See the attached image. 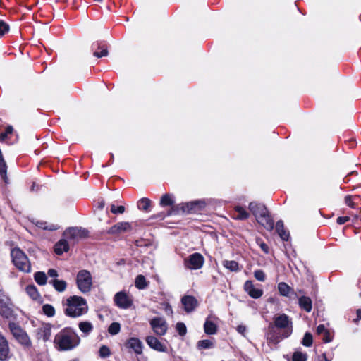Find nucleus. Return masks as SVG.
Masks as SVG:
<instances>
[{
	"label": "nucleus",
	"mask_w": 361,
	"mask_h": 361,
	"mask_svg": "<svg viewBox=\"0 0 361 361\" xmlns=\"http://www.w3.org/2000/svg\"><path fill=\"white\" fill-rule=\"evenodd\" d=\"M63 305L66 306L64 314L69 317H78L87 312L88 307L85 298L81 296L73 295L68 298Z\"/></svg>",
	"instance_id": "obj_2"
},
{
	"label": "nucleus",
	"mask_w": 361,
	"mask_h": 361,
	"mask_svg": "<svg viewBox=\"0 0 361 361\" xmlns=\"http://www.w3.org/2000/svg\"><path fill=\"white\" fill-rule=\"evenodd\" d=\"M8 30L9 25L3 20H0V36L4 35Z\"/></svg>",
	"instance_id": "obj_51"
},
{
	"label": "nucleus",
	"mask_w": 361,
	"mask_h": 361,
	"mask_svg": "<svg viewBox=\"0 0 361 361\" xmlns=\"http://www.w3.org/2000/svg\"><path fill=\"white\" fill-rule=\"evenodd\" d=\"M13 304L10 297L0 289V315L4 319H10L13 315Z\"/></svg>",
	"instance_id": "obj_7"
},
{
	"label": "nucleus",
	"mask_w": 361,
	"mask_h": 361,
	"mask_svg": "<svg viewBox=\"0 0 361 361\" xmlns=\"http://www.w3.org/2000/svg\"><path fill=\"white\" fill-rule=\"evenodd\" d=\"M8 329L14 338L25 331V330L18 323L14 322H10L8 323Z\"/></svg>",
	"instance_id": "obj_30"
},
{
	"label": "nucleus",
	"mask_w": 361,
	"mask_h": 361,
	"mask_svg": "<svg viewBox=\"0 0 361 361\" xmlns=\"http://www.w3.org/2000/svg\"><path fill=\"white\" fill-rule=\"evenodd\" d=\"M99 355L102 358H106L110 356L111 350L107 345H103L99 348Z\"/></svg>",
	"instance_id": "obj_43"
},
{
	"label": "nucleus",
	"mask_w": 361,
	"mask_h": 361,
	"mask_svg": "<svg viewBox=\"0 0 361 361\" xmlns=\"http://www.w3.org/2000/svg\"><path fill=\"white\" fill-rule=\"evenodd\" d=\"M322 356V360H321L320 361H329L328 359L326 358V355L325 353H323Z\"/></svg>",
	"instance_id": "obj_63"
},
{
	"label": "nucleus",
	"mask_w": 361,
	"mask_h": 361,
	"mask_svg": "<svg viewBox=\"0 0 361 361\" xmlns=\"http://www.w3.org/2000/svg\"><path fill=\"white\" fill-rule=\"evenodd\" d=\"M356 315H357V319H355V322H357V321H359L361 319V309H357L356 310Z\"/></svg>",
	"instance_id": "obj_60"
},
{
	"label": "nucleus",
	"mask_w": 361,
	"mask_h": 361,
	"mask_svg": "<svg viewBox=\"0 0 361 361\" xmlns=\"http://www.w3.org/2000/svg\"><path fill=\"white\" fill-rule=\"evenodd\" d=\"M170 212V209L166 212H160V213H158L155 215H154L153 216H152V218H154V219H164L166 216H170L169 214V213Z\"/></svg>",
	"instance_id": "obj_55"
},
{
	"label": "nucleus",
	"mask_w": 361,
	"mask_h": 361,
	"mask_svg": "<svg viewBox=\"0 0 361 361\" xmlns=\"http://www.w3.org/2000/svg\"><path fill=\"white\" fill-rule=\"evenodd\" d=\"M150 206L151 201L147 197L142 198L137 202V207L140 210L148 212Z\"/></svg>",
	"instance_id": "obj_37"
},
{
	"label": "nucleus",
	"mask_w": 361,
	"mask_h": 361,
	"mask_svg": "<svg viewBox=\"0 0 361 361\" xmlns=\"http://www.w3.org/2000/svg\"><path fill=\"white\" fill-rule=\"evenodd\" d=\"M11 357L8 340L0 333V361H6Z\"/></svg>",
	"instance_id": "obj_17"
},
{
	"label": "nucleus",
	"mask_w": 361,
	"mask_h": 361,
	"mask_svg": "<svg viewBox=\"0 0 361 361\" xmlns=\"http://www.w3.org/2000/svg\"><path fill=\"white\" fill-rule=\"evenodd\" d=\"M160 204L162 207L171 206V208L176 205L174 204V201L169 194H165L161 197Z\"/></svg>",
	"instance_id": "obj_38"
},
{
	"label": "nucleus",
	"mask_w": 361,
	"mask_h": 361,
	"mask_svg": "<svg viewBox=\"0 0 361 361\" xmlns=\"http://www.w3.org/2000/svg\"><path fill=\"white\" fill-rule=\"evenodd\" d=\"M307 355L300 351L294 352L292 356L293 361H307Z\"/></svg>",
	"instance_id": "obj_42"
},
{
	"label": "nucleus",
	"mask_w": 361,
	"mask_h": 361,
	"mask_svg": "<svg viewBox=\"0 0 361 361\" xmlns=\"http://www.w3.org/2000/svg\"><path fill=\"white\" fill-rule=\"evenodd\" d=\"M300 308L307 312H310L312 309V301L310 297L302 295L298 299Z\"/></svg>",
	"instance_id": "obj_22"
},
{
	"label": "nucleus",
	"mask_w": 361,
	"mask_h": 361,
	"mask_svg": "<svg viewBox=\"0 0 361 361\" xmlns=\"http://www.w3.org/2000/svg\"><path fill=\"white\" fill-rule=\"evenodd\" d=\"M276 231L283 241H288L290 238L289 231L285 229L282 220H279L276 224Z\"/></svg>",
	"instance_id": "obj_21"
},
{
	"label": "nucleus",
	"mask_w": 361,
	"mask_h": 361,
	"mask_svg": "<svg viewBox=\"0 0 361 361\" xmlns=\"http://www.w3.org/2000/svg\"><path fill=\"white\" fill-rule=\"evenodd\" d=\"M126 348L132 349L136 355L142 353L143 344L142 341L136 337L129 338L124 343Z\"/></svg>",
	"instance_id": "obj_15"
},
{
	"label": "nucleus",
	"mask_w": 361,
	"mask_h": 361,
	"mask_svg": "<svg viewBox=\"0 0 361 361\" xmlns=\"http://www.w3.org/2000/svg\"><path fill=\"white\" fill-rule=\"evenodd\" d=\"M250 211L255 216L257 222L271 231L274 228V222L269 214L267 207L261 202H251L248 207Z\"/></svg>",
	"instance_id": "obj_3"
},
{
	"label": "nucleus",
	"mask_w": 361,
	"mask_h": 361,
	"mask_svg": "<svg viewBox=\"0 0 361 361\" xmlns=\"http://www.w3.org/2000/svg\"><path fill=\"white\" fill-rule=\"evenodd\" d=\"M214 343L212 340H200L197 343V348L200 350L214 348Z\"/></svg>",
	"instance_id": "obj_34"
},
{
	"label": "nucleus",
	"mask_w": 361,
	"mask_h": 361,
	"mask_svg": "<svg viewBox=\"0 0 361 361\" xmlns=\"http://www.w3.org/2000/svg\"><path fill=\"white\" fill-rule=\"evenodd\" d=\"M24 348H30L32 347V341L27 333L25 331L15 338Z\"/></svg>",
	"instance_id": "obj_25"
},
{
	"label": "nucleus",
	"mask_w": 361,
	"mask_h": 361,
	"mask_svg": "<svg viewBox=\"0 0 361 361\" xmlns=\"http://www.w3.org/2000/svg\"><path fill=\"white\" fill-rule=\"evenodd\" d=\"M92 47L94 50L93 56L95 57L100 58L108 55V50L105 45H102L100 43L97 42L93 44Z\"/></svg>",
	"instance_id": "obj_24"
},
{
	"label": "nucleus",
	"mask_w": 361,
	"mask_h": 361,
	"mask_svg": "<svg viewBox=\"0 0 361 361\" xmlns=\"http://www.w3.org/2000/svg\"><path fill=\"white\" fill-rule=\"evenodd\" d=\"M26 293L32 298L33 300H37L40 298V294L35 285H28L25 288Z\"/></svg>",
	"instance_id": "obj_31"
},
{
	"label": "nucleus",
	"mask_w": 361,
	"mask_h": 361,
	"mask_svg": "<svg viewBox=\"0 0 361 361\" xmlns=\"http://www.w3.org/2000/svg\"><path fill=\"white\" fill-rule=\"evenodd\" d=\"M313 343L312 335L310 332H306L302 341V344L305 347H310Z\"/></svg>",
	"instance_id": "obj_41"
},
{
	"label": "nucleus",
	"mask_w": 361,
	"mask_h": 361,
	"mask_svg": "<svg viewBox=\"0 0 361 361\" xmlns=\"http://www.w3.org/2000/svg\"><path fill=\"white\" fill-rule=\"evenodd\" d=\"M52 324L50 323H42L36 330V338L37 340L42 339L43 341L47 342L49 340L51 335Z\"/></svg>",
	"instance_id": "obj_14"
},
{
	"label": "nucleus",
	"mask_w": 361,
	"mask_h": 361,
	"mask_svg": "<svg viewBox=\"0 0 361 361\" xmlns=\"http://www.w3.org/2000/svg\"><path fill=\"white\" fill-rule=\"evenodd\" d=\"M257 244L259 246L261 250L264 252V254L269 253V247L268 245L263 241V240L260 238L256 239Z\"/></svg>",
	"instance_id": "obj_45"
},
{
	"label": "nucleus",
	"mask_w": 361,
	"mask_h": 361,
	"mask_svg": "<svg viewBox=\"0 0 361 361\" xmlns=\"http://www.w3.org/2000/svg\"><path fill=\"white\" fill-rule=\"evenodd\" d=\"M204 331L207 335H214L218 331L217 325L209 318H207L204 324Z\"/></svg>",
	"instance_id": "obj_27"
},
{
	"label": "nucleus",
	"mask_w": 361,
	"mask_h": 361,
	"mask_svg": "<svg viewBox=\"0 0 361 361\" xmlns=\"http://www.w3.org/2000/svg\"><path fill=\"white\" fill-rule=\"evenodd\" d=\"M322 335V340L324 343H329L332 341V336H331L329 330H326V331H325Z\"/></svg>",
	"instance_id": "obj_54"
},
{
	"label": "nucleus",
	"mask_w": 361,
	"mask_h": 361,
	"mask_svg": "<svg viewBox=\"0 0 361 361\" xmlns=\"http://www.w3.org/2000/svg\"><path fill=\"white\" fill-rule=\"evenodd\" d=\"M150 325L154 333L158 336L166 334L168 326L166 322L161 317H154L150 320Z\"/></svg>",
	"instance_id": "obj_12"
},
{
	"label": "nucleus",
	"mask_w": 361,
	"mask_h": 361,
	"mask_svg": "<svg viewBox=\"0 0 361 361\" xmlns=\"http://www.w3.org/2000/svg\"><path fill=\"white\" fill-rule=\"evenodd\" d=\"M222 265L232 272H238L240 270L239 263L235 260H224Z\"/></svg>",
	"instance_id": "obj_29"
},
{
	"label": "nucleus",
	"mask_w": 361,
	"mask_h": 361,
	"mask_svg": "<svg viewBox=\"0 0 361 361\" xmlns=\"http://www.w3.org/2000/svg\"><path fill=\"white\" fill-rule=\"evenodd\" d=\"M30 190L31 191H37L39 190V186L36 185L35 182H32Z\"/></svg>",
	"instance_id": "obj_61"
},
{
	"label": "nucleus",
	"mask_w": 361,
	"mask_h": 361,
	"mask_svg": "<svg viewBox=\"0 0 361 361\" xmlns=\"http://www.w3.org/2000/svg\"><path fill=\"white\" fill-rule=\"evenodd\" d=\"M69 250V244L66 239H61L58 241L54 247V252L58 255H61L63 252H68Z\"/></svg>",
	"instance_id": "obj_23"
},
{
	"label": "nucleus",
	"mask_w": 361,
	"mask_h": 361,
	"mask_svg": "<svg viewBox=\"0 0 361 361\" xmlns=\"http://www.w3.org/2000/svg\"><path fill=\"white\" fill-rule=\"evenodd\" d=\"M69 361H78V360H76V359H73V360H69Z\"/></svg>",
	"instance_id": "obj_64"
},
{
	"label": "nucleus",
	"mask_w": 361,
	"mask_h": 361,
	"mask_svg": "<svg viewBox=\"0 0 361 361\" xmlns=\"http://www.w3.org/2000/svg\"><path fill=\"white\" fill-rule=\"evenodd\" d=\"M278 290L281 295L286 297L295 293L294 290L285 282L278 283Z\"/></svg>",
	"instance_id": "obj_28"
},
{
	"label": "nucleus",
	"mask_w": 361,
	"mask_h": 361,
	"mask_svg": "<svg viewBox=\"0 0 361 361\" xmlns=\"http://www.w3.org/2000/svg\"><path fill=\"white\" fill-rule=\"evenodd\" d=\"M131 230L132 226L129 222L121 221L114 224L111 228H109V229L107 231V233L111 235L121 234L122 233L130 231Z\"/></svg>",
	"instance_id": "obj_16"
},
{
	"label": "nucleus",
	"mask_w": 361,
	"mask_h": 361,
	"mask_svg": "<svg viewBox=\"0 0 361 361\" xmlns=\"http://www.w3.org/2000/svg\"><path fill=\"white\" fill-rule=\"evenodd\" d=\"M345 203L351 208H355V204L353 200L351 195H347L345 197Z\"/></svg>",
	"instance_id": "obj_53"
},
{
	"label": "nucleus",
	"mask_w": 361,
	"mask_h": 361,
	"mask_svg": "<svg viewBox=\"0 0 361 361\" xmlns=\"http://www.w3.org/2000/svg\"><path fill=\"white\" fill-rule=\"evenodd\" d=\"M63 236L68 240H76L87 238L89 231L85 228L69 227L64 231Z\"/></svg>",
	"instance_id": "obj_11"
},
{
	"label": "nucleus",
	"mask_w": 361,
	"mask_h": 361,
	"mask_svg": "<svg viewBox=\"0 0 361 361\" xmlns=\"http://www.w3.org/2000/svg\"><path fill=\"white\" fill-rule=\"evenodd\" d=\"M147 285L148 283L147 282V280L143 275L140 274L137 276L135 281V286L139 290H143L147 286Z\"/></svg>",
	"instance_id": "obj_36"
},
{
	"label": "nucleus",
	"mask_w": 361,
	"mask_h": 361,
	"mask_svg": "<svg viewBox=\"0 0 361 361\" xmlns=\"http://www.w3.org/2000/svg\"><path fill=\"white\" fill-rule=\"evenodd\" d=\"M76 283L78 289L84 293L90 291L92 286V278L89 271L82 269L78 271L76 278Z\"/></svg>",
	"instance_id": "obj_8"
},
{
	"label": "nucleus",
	"mask_w": 361,
	"mask_h": 361,
	"mask_svg": "<svg viewBox=\"0 0 361 361\" xmlns=\"http://www.w3.org/2000/svg\"><path fill=\"white\" fill-rule=\"evenodd\" d=\"M270 323L277 329H281L285 337H289L293 332L292 319L285 313L275 314L273 317V322Z\"/></svg>",
	"instance_id": "obj_6"
},
{
	"label": "nucleus",
	"mask_w": 361,
	"mask_h": 361,
	"mask_svg": "<svg viewBox=\"0 0 361 361\" xmlns=\"http://www.w3.org/2000/svg\"><path fill=\"white\" fill-rule=\"evenodd\" d=\"M105 206V203L104 201H102L99 203L98 208L102 209Z\"/></svg>",
	"instance_id": "obj_62"
},
{
	"label": "nucleus",
	"mask_w": 361,
	"mask_h": 361,
	"mask_svg": "<svg viewBox=\"0 0 361 361\" xmlns=\"http://www.w3.org/2000/svg\"><path fill=\"white\" fill-rule=\"evenodd\" d=\"M207 203L204 200H197L188 202H183L170 208L169 215H178L180 212L195 214L203 211Z\"/></svg>",
	"instance_id": "obj_4"
},
{
	"label": "nucleus",
	"mask_w": 361,
	"mask_h": 361,
	"mask_svg": "<svg viewBox=\"0 0 361 361\" xmlns=\"http://www.w3.org/2000/svg\"><path fill=\"white\" fill-rule=\"evenodd\" d=\"M326 330L328 329H326L324 324H319V326H317L316 331L318 335H322L323 334L325 333V331H326Z\"/></svg>",
	"instance_id": "obj_56"
},
{
	"label": "nucleus",
	"mask_w": 361,
	"mask_h": 361,
	"mask_svg": "<svg viewBox=\"0 0 361 361\" xmlns=\"http://www.w3.org/2000/svg\"><path fill=\"white\" fill-rule=\"evenodd\" d=\"M111 213L116 214H123L125 212V207L124 206H115L114 204L111 205Z\"/></svg>",
	"instance_id": "obj_48"
},
{
	"label": "nucleus",
	"mask_w": 361,
	"mask_h": 361,
	"mask_svg": "<svg viewBox=\"0 0 361 361\" xmlns=\"http://www.w3.org/2000/svg\"><path fill=\"white\" fill-rule=\"evenodd\" d=\"M181 303L187 312H192L198 305L197 300L192 295H184L181 298Z\"/></svg>",
	"instance_id": "obj_20"
},
{
	"label": "nucleus",
	"mask_w": 361,
	"mask_h": 361,
	"mask_svg": "<svg viewBox=\"0 0 361 361\" xmlns=\"http://www.w3.org/2000/svg\"><path fill=\"white\" fill-rule=\"evenodd\" d=\"M49 283L52 284L54 289L58 292H63L66 287L67 283L63 280L53 279L49 281Z\"/></svg>",
	"instance_id": "obj_32"
},
{
	"label": "nucleus",
	"mask_w": 361,
	"mask_h": 361,
	"mask_svg": "<svg viewBox=\"0 0 361 361\" xmlns=\"http://www.w3.org/2000/svg\"><path fill=\"white\" fill-rule=\"evenodd\" d=\"M115 305L121 309H128L133 305L132 299L125 291L117 293L114 298Z\"/></svg>",
	"instance_id": "obj_13"
},
{
	"label": "nucleus",
	"mask_w": 361,
	"mask_h": 361,
	"mask_svg": "<svg viewBox=\"0 0 361 361\" xmlns=\"http://www.w3.org/2000/svg\"><path fill=\"white\" fill-rule=\"evenodd\" d=\"M78 327L80 330L86 335H88L93 330L92 323L87 321L80 322L78 324Z\"/></svg>",
	"instance_id": "obj_35"
},
{
	"label": "nucleus",
	"mask_w": 361,
	"mask_h": 361,
	"mask_svg": "<svg viewBox=\"0 0 361 361\" xmlns=\"http://www.w3.org/2000/svg\"><path fill=\"white\" fill-rule=\"evenodd\" d=\"M121 331V324L118 322H112L108 327V332L111 335H116Z\"/></svg>",
	"instance_id": "obj_40"
},
{
	"label": "nucleus",
	"mask_w": 361,
	"mask_h": 361,
	"mask_svg": "<svg viewBox=\"0 0 361 361\" xmlns=\"http://www.w3.org/2000/svg\"><path fill=\"white\" fill-rule=\"evenodd\" d=\"M204 263V258L202 254L195 252L184 259V265L189 269H200Z\"/></svg>",
	"instance_id": "obj_10"
},
{
	"label": "nucleus",
	"mask_w": 361,
	"mask_h": 361,
	"mask_svg": "<svg viewBox=\"0 0 361 361\" xmlns=\"http://www.w3.org/2000/svg\"><path fill=\"white\" fill-rule=\"evenodd\" d=\"M244 290L249 296L254 299H258L263 295V290L255 288L252 281L247 280L245 281L244 283Z\"/></svg>",
	"instance_id": "obj_18"
},
{
	"label": "nucleus",
	"mask_w": 361,
	"mask_h": 361,
	"mask_svg": "<svg viewBox=\"0 0 361 361\" xmlns=\"http://www.w3.org/2000/svg\"><path fill=\"white\" fill-rule=\"evenodd\" d=\"M11 257L12 262L18 270L25 273L30 272L31 264L29 259L20 248L14 247L11 249Z\"/></svg>",
	"instance_id": "obj_5"
},
{
	"label": "nucleus",
	"mask_w": 361,
	"mask_h": 361,
	"mask_svg": "<svg viewBox=\"0 0 361 361\" xmlns=\"http://www.w3.org/2000/svg\"><path fill=\"white\" fill-rule=\"evenodd\" d=\"M350 220L349 216H339L336 219L337 224L341 225L345 224L347 221Z\"/></svg>",
	"instance_id": "obj_57"
},
{
	"label": "nucleus",
	"mask_w": 361,
	"mask_h": 361,
	"mask_svg": "<svg viewBox=\"0 0 361 361\" xmlns=\"http://www.w3.org/2000/svg\"><path fill=\"white\" fill-rule=\"evenodd\" d=\"M42 312L48 317H52L55 315L56 311L53 305L45 304L42 306Z\"/></svg>",
	"instance_id": "obj_39"
},
{
	"label": "nucleus",
	"mask_w": 361,
	"mask_h": 361,
	"mask_svg": "<svg viewBox=\"0 0 361 361\" xmlns=\"http://www.w3.org/2000/svg\"><path fill=\"white\" fill-rule=\"evenodd\" d=\"M233 209L236 213V214L233 216V218L236 220H246L250 217L249 212H247L246 209L241 206H235Z\"/></svg>",
	"instance_id": "obj_26"
},
{
	"label": "nucleus",
	"mask_w": 361,
	"mask_h": 361,
	"mask_svg": "<svg viewBox=\"0 0 361 361\" xmlns=\"http://www.w3.org/2000/svg\"><path fill=\"white\" fill-rule=\"evenodd\" d=\"M45 224L46 223H41L40 224L41 225L39 226L44 230H48V231H56L59 228V226H58V225L50 224L49 226H44V224Z\"/></svg>",
	"instance_id": "obj_52"
},
{
	"label": "nucleus",
	"mask_w": 361,
	"mask_h": 361,
	"mask_svg": "<svg viewBox=\"0 0 361 361\" xmlns=\"http://www.w3.org/2000/svg\"><path fill=\"white\" fill-rule=\"evenodd\" d=\"M176 329L178 332V334L181 336H184L187 333V327L183 322H179L176 325Z\"/></svg>",
	"instance_id": "obj_44"
},
{
	"label": "nucleus",
	"mask_w": 361,
	"mask_h": 361,
	"mask_svg": "<svg viewBox=\"0 0 361 361\" xmlns=\"http://www.w3.org/2000/svg\"><path fill=\"white\" fill-rule=\"evenodd\" d=\"M0 176L3 180H6V162L0 163Z\"/></svg>",
	"instance_id": "obj_50"
},
{
	"label": "nucleus",
	"mask_w": 361,
	"mask_h": 361,
	"mask_svg": "<svg viewBox=\"0 0 361 361\" xmlns=\"http://www.w3.org/2000/svg\"><path fill=\"white\" fill-rule=\"evenodd\" d=\"M13 127L11 126H8L5 132L0 133V141H4L7 136L13 133Z\"/></svg>",
	"instance_id": "obj_47"
},
{
	"label": "nucleus",
	"mask_w": 361,
	"mask_h": 361,
	"mask_svg": "<svg viewBox=\"0 0 361 361\" xmlns=\"http://www.w3.org/2000/svg\"><path fill=\"white\" fill-rule=\"evenodd\" d=\"M145 341L151 348L158 352H166L167 350L166 346L154 336H147Z\"/></svg>",
	"instance_id": "obj_19"
},
{
	"label": "nucleus",
	"mask_w": 361,
	"mask_h": 361,
	"mask_svg": "<svg viewBox=\"0 0 361 361\" xmlns=\"http://www.w3.org/2000/svg\"><path fill=\"white\" fill-rule=\"evenodd\" d=\"M34 279L39 286H44L47 282V276L44 271H37L34 274Z\"/></svg>",
	"instance_id": "obj_33"
},
{
	"label": "nucleus",
	"mask_w": 361,
	"mask_h": 361,
	"mask_svg": "<svg viewBox=\"0 0 361 361\" xmlns=\"http://www.w3.org/2000/svg\"><path fill=\"white\" fill-rule=\"evenodd\" d=\"M80 343V338L71 327H65L58 332L54 343L60 351H68L76 348Z\"/></svg>",
	"instance_id": "obj_1"
},
{
	"label": "nucleus",
	"mask_w": 361,
	"mask_h": 361,
	"mask_svg": "<svg viewBox=\"0 0 361 361\" xmlns=\"http://www.w3.org/2000/svg\"><path fill=\"white\" fill-rule=\"evenodd\" d=\"M237 331L243 336H245L247 331L246 326L244 325H238L236 328Z\"/></svg>",
	"instance_id": "obj_58"
},
{
	"label": "nucleus",
	"mask_w": 361,
	"mask_h": 361,
	"mask_svg": "<svg viewBox=\"0 0 361 361\" xmlns=\"http://www.w3.org/2000/svg\"><path fill=\"white\" fill-rule=\"evenodd\" d=\"M135 245L137 247H148L151 243L148 240L140 238L135 241Z\"/></svg>",
	"instance_id": "obj_49"
},
{
	"label": "nucleus",
	"mask_w": 361,
	"mask_h": 361,
	"mask_svg": "<svg viewBox=\"0 0 361 361\" xmlns=\"http://www.w3.org/2000/svg\"><path fill=\"white\" fill-rule=\"evenodd\" d=\"M286 338L287 337H285L283 336V332H282L281 329H277L271 323L269 324L266 331V338L268 345H276L279 343H280L283 339Z\"/></svg>",
	"instance_id": "obj_9"
},
{
	"label": "nucleus",
	"mask_w": 361,
	"mask_h": 361,
	"mask_svg": "<svg viewBox=\"0 0 361 361\" xmlns=\"http://www.w3.org/2000/svg\"><path fill=\"white\" fill-rule=\"evenodd\" d=\"M254 276L257 281L262 282H264L266 279V275L262 269L255 270L254 271Z\"/></svg>",
	"instance_id": "obj_46"
},
{
	"label": "nucleus",
	"mask_w": 361,
	"mask_h": 361,
	"mask_svg": "<svg viewBox=\"0 0 361 361\" xmlns=\"http://www.w3.org/2000/svg\"><path fill=\"white\" fill-rule=\"evenodd\" d=\"M47 274L50 276V277H57L58 276V272L56 269H49L48 270V272H47Z\"/></svg>",
	"instance_id": "obj_59"
}]
</instances>
